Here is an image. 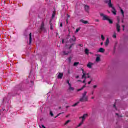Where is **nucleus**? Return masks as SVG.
Wrapping results in <instances>:
<instances>
[{
  "mask_svg": "<svg viewBox=\"0 0 128 128\" xmlns=\"http://www.w3.org/2000/svg\"><path fill=\"white\" fill-rule=\"evenodd\" d=\"M94 65V64H92V62H88V63L87 64V68H92V66Z\"/></svg>",
  "mask_w": 128,
  "mask_h": 128,
  "instance_id": "obj_12",
  "label": "nucleus"
},
{
  "mask_svg": "<svg viewBox=\"0 0 128 128\" xmlns=\"http://www.w3.org/2000/svg\"><path fill=\"white\" fill-rule=\"evenodd\" d=\"M66 82L68 84V86H70V84H72L70 83V80H66Z\"/></svg>",
  "mask_w": 128,
  "mask_h": 128,
  "instance_id": "obj_32",
  "label": "nucleus"
},
{
  "mask_svg": "<svg viewBox=\"0 0 128 128\" xmlns=\"http://www.w3.org/2000/svg\"><path fill=\"white\" fill-rule=\"evenodd\" d=\"M108 20V22H109L110 24H112V20H110V19L109 18H108V20Z\"/></svg>",
  "mask_w": 128,
  "mask_h": 128,
  "instance_id": "obj_30",
  "label": "nucleus"
},
{
  "mask_svg": "<svg viewBox=\"0 0 128 128\" xmlns=\"http://www.w3.org/2000/svg\"><path fill=\"white\" fill-rule=\"evenodd\" d=\"M70 18V16L68 15V14H67V18Z\"/></svg>",
  "mask_w": 128,
  "mask_h": 128,
  "instance_id": "obj_40",
  "label": "nucleus"
},
{
  "mask_svg": "<svg viewBox=\"0 0 128 128\" xmlns=\"http://www.w3.org/2000/svg\"><path fill=\"white\" fill-rule=\"evenodd\" d=\"M79 30H80V28L76 29V32H78Z\"/></svg>",
  "mask_w": 128,
  "mask_h": 128,
  "instance_id": "obj_36",
  "label": "nucleus"
},
{
  "mask_svg": "<svg viewBox=\"0 0 128 128\" xmlns=\"http://www.w3.org/2000/svg\"><path fill=\"white\" fill-rule=\"evenodd\" d=\"M113 38H116V34H114L112 36Z\"/></svg>",
  "mask_w": 128,
  "mask_h": 128,
  "instance_id": "obj_37",
  "label": "nucleus"
},
{
  "mask_svg": "<svg viewBox=\"0 0 128 128\" xmlns=\"http://www.w3.org/2000/svg\"><path fill=\"white\" fill-rule=\"evenodd\" d=\"M101 38L102 40H104V35L102 34L101 35Z\"/></svg>",
  "mask_w": 128,
  "mask_h": 128,
  "instance_id": "obj_31",
  "label": "nucleus"
},
{
  "mask_svg": "<svg viewBox=\"0 0 128 128\" xmlns=\"http://www.w3.org/2000/svg\"><path fill=\"white\" fill-rule=\"evenodd\" d=\"M70 122V120H68L67 121H66V122L64 123V126H66V124H68V122Z\"/></svg>",
  "mask_w": 128,
  "mask_h": 128,
  "instance_id": "obj_26",
  "label": "nucleus"
},
{
  "mask_svg": "<svg viewBox=\"0 0 128 128\" xmlns=\"http://www.w3.org/2000/svg\"><path fill=\"white\" fill-rule=\"evenodd\" d=\"M68 62H69V64H70V62H72V57H69L68 58Z\"/></svg>",
  "mask_w": 128,
  "mask_h": 128,
  "instance_id": "obj_25",
  "label": "nucleus"
},
{
  "mask_svg": "<svg viewBox=\"0 0 128 128\" xmlns=\"http://www.w3.org/2000/svg\"><path fill=\"white\" fill-rule=\"evenodd\" d=\"M76 40V36H73L72 38H70V39L69 40V42H70V44H72V42H74Z\"/></svg>",
  "mask_w": 128,
  "mask_h": 128,
  "instance_id": "obj_8",
  "label": "nucleus"
},
{
  "mask_svg": "<svg viewBox=\"0 0 128 128\" xmlns=\"http://www.w3.org/2000/svg\"><path fill=\"white\" fill-rule=\"evenodd\" d=\"M108 44H110V40L108 39V38H107L105 42V46H108Z\"/></svg>",
  "mask_w": 128,
  "mask_h": 128,
  "instance_id": "obj_13",
  "label": "nucleus"
},
{
  "mask_svg": "<svg viewBox=\"0 0 128 128\" xmlns=\"http://www.w3.org/2000/svg\"><path fill=\"white\" fill-rule=\"evenodd\" d=\"M50 115L51 116H54V113L52 111H50Z\"/></svg>",
  "mask_w": 128,
  "mask_h": 128,
  "instance_id": "obj_34",
  "label": "nucleus"
},
{
  "mask_svg": "<svg viewBox=\"0 0 128 128\" xmlns=\"http://www.w3.org/2000/svg\"><path fill=\"white\" fill-rule=\"evenodd\" d=\"M95 22H100V20H98V19H96V20H95Z\"/></svg>",
  "mask_w": 128,
  "mask_h": 128,
  "instance_id": "obj_41",
  "label": "nucleus"
},
{
  "mask_svg": "<svg viewBox=\"0 0 128 128\" xmlns=\"http://www.w3.org/2000/svg\"><path fill=\"white\" fill-rule=\"evenodd\" d=\"M68 90H74V88L72 87V84H70V86H69Z\"/></svg>",
  "mask_w": 128,
  "mask_h": 128,
  "instance_id": "obj_19",
  "label": "nucleus"
},
{
  "mask_svg": "<svg viewBox=\"0 0 128 128\" xmlns=\"http://www.w3.org/2000/svg\"><path fill=\"white\" fill-rule=\"evenodd\" d=\"M92 80H90V82H88V84H90L92 83Z\"/></svg>",
  "mask_w": 128,
  "mask_h": 128,
  "instance_id": "obj_39",
  "label": "nucleus"
},
{
  "mask_svg": "<svg viewBox=\"0 0 128 128\" xmlns=\"http://www.w3.org/2000/svg\"><path fill=\"white\" fill-rule=\"evenodd\" d=\"M86 94H88V92L86 91H85L82 94V98H80L79 102H88V97L86 96Z\"/></svg>",
  "mask_w": 128,
  "mask_h": 128,
  "instance_id": "obj_1",
  "label": "nucleus"
},
{
  "mask_svg": "<svg viewBox=\"0 0 128 128\" xmlns=\"http://www.w3.org/2000/svg\"><path fill=\"white\" fill-rule=\"evenodd\" d=\"M78 64H80V62H74V66H76Z\"/></svg>",
  "mask_w": 128,
  "mask_h": 128,
  "instance_id": "obj_22",
  "label": "nucleus"
},
{
  "mask_svg": "<svg viewBox=\"0 0 128 128\" xmlns=\"http://www.w3.org/2000/svg\"><path fill=\"white\" fill-rule=\"evenodd\" d=\"M64 114V112H61V113H59L56 116H55V118H58V116H60V114Z\"/></svg>",
  "mask_w": 128,
  "mask_h": 128,
  "instance_id": "obj_29",
  "label": "nucleus"
},
{
  "mask_svg": "<svg viewBox=\"0 0 128 128\" xmlns=\"http://www.w3.org/2000/svg\"><path fill=\"white\" fill-rule=\"evenodd\" d=\"M92 94H94V92H92Z\"/></svg>",
  "mask_w": 128,
  "mask_h": 128,
  "instance_id": "obj_54",
  "label": "nucleus"
},
{
  "mask_svg": "<svg viewBox=\"0 0 128 128\" xmlns=\"http://www.w3.org/2000/svg\"><path fill=\"white\" fill-rule=\"evenodd\" d=\"M78 82H82L80 80H78Z\"/></svg>",
  "mask_w": 128,
  "mask_h": 128,
  "instance_id": "obj_55",
  "label": "nucleus"
},
{
  "mask_svg": "<svg viewBox=\"0 0 128 128\" xmlns=\"http://www.w3.org/2000/svg\"><path fill=\"white\" fill-rule=\"evenodd\" d=\"M100 16H102V20H108V16L106 15H104L103 13L100 14Z\"/></svg>",
  "mask_w": 128,
  "mask_h": 128,
  "instance_id": "obj_7",
  "label": "nucleus"
},
{
  "mask_svg": "<svg viewBox=\"0 0 128 128\" xmlns=\"http://www.w3.org/2000/svg\"><path fill=\"white\" fill-rule=\"evenodd\" d=\"M82 72L83 74L82 78H84V80L82 81L83 84H86V74L84 73V69H82Z\"/></svg>",
  "mask_w": 128,
  "mask_h": 128,
  "instance_id": "obj_5",
  "label": "nucleus"
},
{
  "mask_svg": "<svg viewBox=\"0 0 128 128\" xmlns=\"http://www.w3.org/2000/svg\"><path fill=\"white\" fill-rule=\"evenodd\" d=\"M66 24H68V18L66 19Z\"/></svg>",
  "mask_w": 128,
  "mask_h": 128,
  "instance_id": "obj_42",
  "label": "nucleus"
},
{
  "mask_svg": "<svg viewBox=\"0 0 128 128\" xmlns=\"http://www.w3.org/2000/svg\"><path fill=\"white\" fill-rule=\"evenodd\" d=\"M91 98H92V100H94V97L92 96V97Z\"/></svg>",
  "mask_w": 128,
  "mask_h": 128,
  "instance_id": "obj_50",
  "label": "nucleus"
},
{
  "mask_svg": "<svg viewBox=\"0 0 128 128\" xmlns=\"http://www.w3.org/2000/svg\"><path fill=\"white\" fill-rule=\"evenodd\" d=\"M40 30H46V28H44V22H42L41 24Z\"/></svg>",
  "mask_w": 128,
  "mask_h": 128,
  "instance_id": "obj_9",
  "label": "nucleus"
},
{
  "mask_svg": "<svg viewBox=\"0 0 128 128\" xmlns=\"http://www.w3.org/2000/svg\"><path fill=\"white\" fill-rule=\"evenodd\" d=\"M42 128H46V126H44V125H42Z\"/></svg>",
  "mask_w": 128,
  "mask_h": 128,
  "instance_id": "obj_49",
  "label": "nucleus"
},
{
  "mask_svg": "<svg viewBox=\"0 0 128 128\" xmlns=\"http://www.w3.org/2000/svg\"><path fill=\"white\" fill-rule=\"evenodd\" d=\"M108 14H110V11H108Z\"/></svg>",
  "mask_w": 128,
  "mask_h": 128,
  "instance_id": "obj_56",
  "label": "nucleus"
},
{
  "mask_svg": "<svg viewBox=\"0 0 128 128\" xmlns=\"http://www.w3.org/2000/svg\"><path fill=\"white\" fill-rule=\"evenodd\" d=\"M104 2L106 4H108V2H110V0H104Z\"/></svg>",
  "mask_w": 128,
  "mask_h": 128,
  "instance_id": "obj_33",
  "label": "nucleus"
},
{
  "mask_svg": "<svg viewBox=\"0 0 128 128\" xmlns=\"http://www.w3.org/2000/svg\"><path fill=\"white\" fill-rule=\"evenodd\" d=\"M105 50H105L104 48H99L98 52H104V51H105Z\"/></svg>",
  "mask_w": 128,
  "mask_h": 128,
  "instance_id": "obj_14",
  "label": "nucleus"
},
{
  "mask_svg": "<svg viewBox=\"0 0 128 128\" xmlns=\"http://www.w3.org/2000/svg\"><path fill=\"white\" fill-rule=\"evenodd\" d=\"M86 83H85V84L82 86V87L81 88H79L77 90L78 92H80V90H82L86 86Z\"/></svg>",
  "mask_w": 128,
  "mask_h": 128,
  "instance_id": "obj_16",
  "label": "nucleus"
},
{
  "mask_svg": "<svg viewBox=\"0 0 128 128\" xmlns=\"http://www.w3.org/2000/svg\"><path fill=\"white\" fill-rule=\"evenodd\" d=\"M88 74H89L88 73H87V74H86V76H88L87 78H90V76Z\"/></svg>",
  "mask_w": 128,
  "mask_h": 128,
  "instance_id": "obj_35",
  "label": "nucleus"
},
{
  "mask_svg": "<svg viewBox=\"0 0 128 128\" xmlns=\"http://www.w3.org/2000/svg\"><path fill=\"white\" fill-rule=\"evenodd\" d=\"M80 104V101L78 102H77L75 103L74 104L72 105V106H76Z\"/></svg>",
  "mask_w": 128,
  "mask_h": 128,
  "instance_id": "obj_24",
  "label": "nucleus"
},
{
  "mask_svg": "<svg viewBox=\"0 0 128 128\" xmlns=\"http://www.w3.org/2000/svg\"><path fill=\"white\" fill-rule=\"evenodd\" d=\"M93 88H98V86L94 85V86H93Z\"/></svg>",
  "mask_w": 128,
  "mask_h": 128,
  "instance_id": "obj_38",
  "label": "nucleus"
},
{
  "mask_svg": "<svg viewBox=\"0 0 128 128\" xmlns=\"http://www.w3.org/2000/svg\"><path fill=\"white\" fill-rule=\"evenodd\" d=\"M81 22L84 24H88V22L84 20H80Z\"/></svg>",
  "mask_w": 128,
  "mask_h": 128,
  "instance_id": "obj_17",
  "label": "nucleus"
},
{
  "mask_svg": "<svg viewBox=\"0 0 128 128\" xmlns=\"http://www.w3.org/2000/svg\"><path fill=\"white\" fill-rule=\"evenodd\" d=\"M122 26L123 28V30H124V25H122Z\"/></svg>",
  "mask_w": 128,
  "mask_h": 128,
  "instance_id": "obj_45",
  "label": "nucleus"
},
{
  "mask_svg": "<svg viewBox=\"0 0 128 128\" xmlns=\"http://www.w3.org/2000/svg\"><path fill=\"white\" fill-rule=\"evenodd\" d=\"M59 108H61V107H59Z\"/></svg>",
  "mask_w": 128,
  "mask_h": 128,
  "instance_id": "obj_57",
  "label": "nucleus"
},
{
  "mask_svg": "<svg viewBox=\"0 0 128 128\" xmlns=\"http://www.w3.org/2000/svg\"><path fill=\"white\" fill-rule=\"evenodd\" d=\"M116 28L118 32H120V18H118V23L116 24Z\"/></svg>",
  "mask_w": 128,
  "mask_h": 128,
  "instance_id": "obj_4",
  "label": "nucleus"
},
{
  "mask_svg": "<svg viewBox=\"0 0 128 128\" xmlns=\"http://www.w3.org/2000/svg\"><path fill=\"white\" fill-rule=\"evenodd\" d=\"M68 48H65L63 52H62V54L64 56H68V54H70V52H72V50H68Z\"/></svg>",
  "mask_w": 128,
  "mask_h": 128,
  "instance_id": "obj_3",
  "label": "nucleus"
},
{
  "mask_svg": "<svg viewBox=\"0 0 128 128\" xmlns=\"http://www.w3.org/2000/svg\"><path fill=\"white\" fill-rule=\"evenodd\" d=\"M74 44H75V43H72V44L70 45V46L68 47V50L71 49L72 48V46H74Z\"/></svg>",
  "mask_w": 128,
  "mask_h": 128,
  "instance_id": "obj_21",
  "label": "nucleus"
},
{
  "mask_svg": "<svg viewBox=\"0 0 128 128\" xmlns=\"http://www.w3.org/2000/svg\"><path fill=\"white\" fill-rule=\"evenodd\" d=\"M120 12L122 16V17L124 18V10H122V9H120Z\"/></svg>",
  "mask_w": 128,
  "mask_h": 128,
  "instance_id": "obj_20",
  "label": "nucleus"
},
{
  "mask_svg": "<svg viewBox=\"0 0 128 128\" xmlns=\"http://www.w3.org/2000/svg\"><path fill=\"white\" fill-rule=\"evenodd\" d=\"M96 62H100V56H97L96 58Z\"/></svg>",
  "mask_w": 128,
  "mask_h": 128,
  "instance_id": "obj_18",
  "label": "nucleus"
},
{
  "mask_svg": "<svg viewBox=\"0 0 128 128\" xmlns=\"http://www.w3.org/2000/svg\"><path fill=\"white\" fill-rule=\"evenodd\" d=\"M116 116H118V113H116Z\"/></svg>",
  "mask_w": 128,
  "mask_h": 128,
  "instance_id": "obj_52",
  "label": "nucleus"
},
{
  "mask_svg": "<svg viewBox=\"0 0 128 128\" xmlns=\"http://www.w3.org/2000/svg\"><path fill=\"white\" fill-rule=\"evenodd\" d=\"M64 76V73L59 72L58 76H57L58 78L62 80Z\"/></svg>",
  "mask_w": 128,
  "mask_h": 128,
  "instance_id": "obj_11",
  "label": "nucleus"
},
{
  "mask_svg": "<svg viewBox=\"0 0 128 128\" xmlns=\"http://www.w3.org/2000/svg\"><path fill=\"white\" fill-rule=\"evenodd\" d=\"M84 8L85 12H90V6L88 5H84Z\"/></svg>",
  "mask_w": 128,
  "mask_h": 128,
  "instance_id": "obj_10",
  "label": "nucleus"
},
{
  "mask_svg": "<svg viewBox=\"0 0 128 128\" xmlns=\"http://www.w3.org/2000/svg\"><path fill=\"white\" fill-rule=\"evenodd\" d=\"M62 44H64V39L62 40Z\"/></svg>",
  "mask_w": 128,
  "mask_h": 128,
  "instance_id": "obj_44",
  "label": "nucleus"
},
{
  "mask_svg": "<svg viewBox=\"0 0 128 128\" xmlns=\"http://www.w3.org/2000/svg\"><path fill=\"white\" fill-rule=\"evenodd\" d=\"M100 44H101V46H102V44H104V42H102L100 43Z\"/></svg>",
  "mask_w": 128,
  "mask_h": 128,
  "instance_id": "obj_48",
  "label": "nucleus"
},
{
  "mask_svg": "<svg viewBox=\"0 0 128 128\" xmlns=\"http://www.w3.org/2000/svg\"><path fill=\"white\" fill-rule=\"evenodd\" d=\"M70 108V106H66V108Z\"/></svg>",
  "mask_w": 128,
  "mask_h": 128,
  "instance_id": "obj_51",
  "label": "nucleus"
},
{
  "mask_svg": "<svg viewBox=\"0 0 128 128\" xmlns=\"http://www.w3.org/2000/svg\"><path fill=\"white\" fill-rule=\"evenodd\" d=\"M113 106H114V108H115L116 110V106L115 104H114Z\"/></svg>",
  "mask_w": 128,
  "mask_h": 128,
  "instance_id": "obj_43",
  "label": "nucleus"
},
{
  "mask_svg": "<svg viewBox=\"0 0 128 128\" xmlns=\"http://www.w3.org/2000/svg\"><path fill=\"white\" fill-rule=\"evenodd\" d=\"M52 18H54V14H52Z\"/></svg>",
  "mask_w": 128,
  "mask_h": 128,
  "instance_id": "obj_53",
  "label": "nucleus"
},
{
  "mask_svg": "<svg viewBox=\"0 0 128 128\" xmlns=\"http://www.w3.org/2000/svg\"><path fill=\"white\" fill-rule=\"evenodd\" d=\"M108 6L109 8H112V10H113L112 11V14H114V16H116V8H114V7L112 6V0H109Z\"/></svg>",
  "mask_w": 128,
  "mask_h": 128,
  "instance_id": "obj_2",
  "label": "nucleus"
},
{
  "mask_svg": "<svg viewBox=\"0 0 128 128\" xmlns=\"http://www.w3.org/2000/svg\"><path fill=\"white\" fill-rule=\"evenodd\" d=\"M82 124H84V122H82V121H81V122L77 126V128H78L80 126H82Z\"/></svg>",
  "mask_w": 128,
  "mask_h": 128,
  "instance_id": "obj_28",
  "label": "nucleus"
},
{
  "mask_svg": "<svg viewBox=\"0 0 128 128\" xmlns=\"http://www.w3.org/2000/svg\"><path fill=\"white\" fill-rule=\"evenodd\" d=\"M85 54H88V49H85Z\"/></svg>",
  "mask_w": 128,
  "mask_h": 128,
  "instance_id": "obj_27",
  "label": "nucleus"
},
{
  "mask_svg": "<svg viewBox=\"0 0 128 128\" xmlns=\"http://www.w3.org/2000/svg\"><path fill=\"white\" fill-rule=\"evenodd\" d=\"M76 78H80V76H76Z\"/></svg>",
  "mask_w": 128,
  "mask_h": 128,
  "instance_id": "obj_47",
  "label": "nucleus"
},
{
  "mask_svg": "<svg viewBox=\"0 0 128 128\" xmlns=\"http://www.w3.org/2000/svg\"><path fill=\"white\" fill-rule=\"evenodd\" d=\"M50 30H54V28L52 27V24L50 22Z\"/></svg>",
  "mask_w": 128,
  "mask_h": 128,
  "instance_id": "obj_23",
  "label": "nucleus"
},
{
  "mask_svg": "<svg viewBox=\"0 0 128 128\" xmlns=\"http://www.w3.org/2000/svg\"><path fill=\"white\" fill-rule=\"evenodd\" d=\"M60 26L62 28V23L60 24Z\"/></svg>",
  "mask_w": 128,
  "mask_h": 128,
  "instance_id": "obj_46",
  "label": "nucleus"
},
{
  "mask_svg": "<svg viewBox=\"0 0 128 128\" xmlns=\"http://www.w3.org/2000/svg\"><path fill=\"white\" fill-rule=\"evenodd\" d=\"M32 44V33H30L29 34V44Z\"/></svg>",
  "mask_w": 128,
  "mask_h": 128,
  "instance_id": "obj_15",
  "label": "nucleus"
},
{
  "mask_svg": "<svg viewBox=\"0 0 128 128\" xmlns=\"http://www.w3.org/2000/svg\"><path fill=\"white\" fill-rule=\"evenodd\" d=\"M88 116V114H84L82 116L79 117V120H81V118H82V122H84Z\"/></svg>",
  "mask_w": 128,
  "mask_h": 128,
  "instance_id": "obj_6",
  "label": "nucleus"
}]
</instances>
